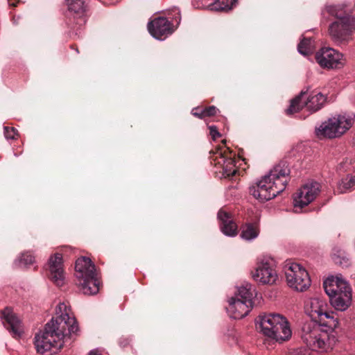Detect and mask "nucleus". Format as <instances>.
I'll use <instances>...</instances> for the list:
<instances>
[{"mask_svg":"<svg viewBox=\"0 0 355 355\" xmlns=\"http://www.w3.org/2000/svg\"><path fill=\"white\" fill-rule=\"evenodd\" d=\"M78 330L77 322L71 309L64 303H60L55 309V317L46 324L44 331L35 336V345L40 354L61 349L64 340Z\"/></svg>","mask_w":355,"mask_h":355,"instance_id":"nucleus-1","label":"nucleus"},{"mask_svg":"<svg viewBox=\"0 0 355 355\" xmlns=\"http://www.w3.org/2000/svg\"><path fill=\"white\" fill-rule=\"evenodd\" d=\"M289 173L290 170L286 163L277 164L256 185L250 187V194L260 202L274 198L285 189Z\"/></svg>","mask_w":355,"mask_h":355,"instance_id":"nucleus-2","label":"nucleus"},{"mask_svg":"<svg viewBox=\"0 0 355 355\" xmlns=\"http://www.w3.org/2000/svg\"><path fill=\"white\" fill-rule=\"evenodd\" d=\"M327 12L336 19L329 26V34L337 45L347 44L352 40L355 31V19L349 15L351 8L344 5H332L327 7Z\"/></svg>","mask_w":355,"mask_h":355,"instance_id":"nucleus-3","label":"nucleus"},{"mask_svg":"<svg viewBox=\"0 0 355 355\" xmlns=\"http://www.w3.org/2000/svg\"><path fill=\"white\" fill-rule=\"evenodd\" d=\"M256 325L265 336L277 342L287 340L292 334L286 318L280 314L260 315Z\"/></svg>","mask_w":355,"mask_h":355,"instance_id":"nucleus-4","label":"nucleus"},{"mask_svg":"<svg viewBox=\"0 0 355 355\" xmlns=\"http://www.w3.org/2000/svg\"><path fill=\"white\" fill-rule=\"evenodd\" d=\"M76 284L85 295H94L99 291L100 282L97 278L96 267L89 258L82 257L75 265Z\"/></svg>","mask_w":355,"mask_h":355,"instance_id":"nucleus-5","label":"nucleus"},{"mask_svg":"<svg viewBox=\"0 0 355 355\" xmlns=\"http://www.w3.org/2000/svg\"><path fill=\"white\" fill-rule=\"evenodd\" d=\"M304 311L314 323L324 328L334 329L338 325V319L333 311H329V305L325 299L315 296L305 301Z\"/></svg>","mask_w":355,"mask_h":355,"instance_id":"nucleus-6","label":"nucleus"},{"mask_svg":"<svg viewBox=\"0 0 355 355\" xmlns=\"http://www.w3.org/2000/svg\"><path fill=\"white\" fill-rule=\"evenodd\" d=\"M354 119L346 115H337L329 118L315 128V135L320 138L334 139L339 137L352 125Z\"/></svg>","mask_w":355,"mask_h":355,"instance_id":"nucleus-7","label":"nucleus"},{"mask_svg":"<svg viewBox=\"0 0 355 355\" xmlns=\"http://www.w3.org/2000/svg\"><path fill=\"white\" fill-rule=\"evenodd\" d=\"M318 323H305L302 329V339L306 346L313 351H324L326 349L328 339L327 332L333 329L324 328Z\"/></svg>","mask_w":355,"mask_h":355,"instance_id":"nucleus-8","label":"nucleus"},{"mask_svg":"<svg viewBox=\"0 0 355 355\" xmlns=\"http://www.w3.org/2000/svg\"><path fill=\"white\" fill-rule=\"evenodd\" d=\"M285 276L288 286L297 291L303 292L311 285L307 271L297 263H288L285 266Z\"/></svg>","mask_w":355,"mask_h":355,"instance_id":"nucleus-9","label":"nucleus"},{"mask_svg":"<svg viewBox=\"0 0 355 355\" xmlns=\"http://www.w3.org/2000/svg\"><path fill=\"white\" fill-rule=\"evenodd\" d=\"M306 94V92H302L299 96L291 101L289 107L286 111L287 114L297 112L304 107L311 112H316L322 107L326 101V98L321 93L309 96L307 101H305Z\"/></svg>","mask_w":355,"mask_h":355,"instance_id":"nucleus-10","label":"nucleus"},{"mask_svg":"<svg viewBox=\"0 0 355 355\" xmlns=\"http://www.w3.org/2000/svg\"><path fill=\"white\" fill-rule=\"evenodd\" d=\"M315 59L322 68L340 69L345 64L343 55L329 47L322 48L318 51Z\"/></svg>","mask_w":355,"mask_h":355,"instance_id":"nucleus-11","label":"nucleus"},{"mask_svg":"<svg viewBox=\"0 0 355 355\" xmlns=\"http://www.w3.org/2000/svg\"><path fill=\"white\" fill-rule=\"evenodd\" d=\"M252 275L254 280L263 285L274 284L278 279L275 266L272 260H266L258 263L254 271L252 272Z\"/></svg>","mask_w":355,"mask_h":355,"instance_id":"nucleus-12","label":"nucleus"},{"mask_svg":"<svg viewBox=\"0 0 355 355\" xmlns=\"http://www.w3.org/2000/svg\"><path fill=\"white\" fill-rule=\"evenodd\" d=\"M320 191V184L316 182L304 184L294 195L293 205L295 208H300L308 205L316 197Z\"/></svg>","mask_w":355,"mask_h":355,"instance_id":"nucleus-13","label":"nucleus"},{"mask_svg":"<svg viewBox=\"0 0 355 355\" xmlns=\"http://www.w3.org/2000/svg\"><path fill=\"white\" fill-rule=\"evenodd\" d=\"M214 162L215 166H218V168L222 169L223 175L225 177L233 176L237 172L235 159L227 150L222 148L217 150L215 153Z\"/></svg>","mask_w":355,"mask_h":355,"instance_id":"nucleus-14","label":"nucleus"},{"mask_svg":"<svg viewBox=\"0 0 355 355\" xmlns=\"http://www.w3.org/2000/svg\"><path fill=\"white\" fill-rule=\"evenodd\" d=\"M48 276L58 286H62L64 284V272L61 254L55 253L50 257L48 262Z\"/></svg>","mask_w":355,"mask_h":355,"instance_id":"nucleus-15","label":"nucleus"},{"mask_svg":"<svg viewBox=\"0 0 355 355\" xmlns=\"http://www.w3.org/2000/svg\"><path fill=\"white\" fill-rule=\"evenodd\" d=\"M150 35L157 39L164 40L173 32L172 24L165 17H157L148 24Z\"/></svg>","mask_w":355,"mask_h":355,"instance_id":"nucleus-16","label":"nucleus"},{"mask_svg":"<svg viewBox=\"0 0 355 355\" xmlns=\"http://www.w3.org/2000/svg\"><path fill=\"white\" fill-rule=\"evenodd\" d=\"M325 293L329 297L336 294H340L345 291H352L351 287L347 282L341 275L331 276L328 277L323 283Z\"/></svg>","mask_w":355,"mask_h":355,"instance_id":"nucleus-17","label":"nucleus"},{"mask_svg":"<svg viewBox=\"0 0 355 355\" xmlns=\"http://www.w3.org/2000/svg\"><path fill=\"white\" fill-rule=\"evenodd\" d=\"M253 302L241 300L239 298L232 297L229 300L227 311L231 318L241 319L246 316L252 308Z\"/></svg>","mask_w":355,"mask_h":355,"instance_id":"nucleus-18","label":"nucleus"},{"mask_svg":"<svg viewBox=\"0 0 355 355\" xmlns=\"http://www.w3.org/2000/svg\"><path fill=\"white\" fill-rule=\"evenodd\" d=\"M2 314L6 322V327L12 336L15 338L21 337L24 331L21 320L13 313L12 310L10 308H6Z\"/></svg>","mask_w":355,"mask_h":355,"instance_id":"nucleus-19","label":"nucleus"},{"mask_svg":"<svg viewBox=\"0 0 355 355\" xmlns=\"http://www.w3.org/2000/svg\"><path fill=\"white\" fill-rule=\"evenodd\" d=\"M218 218L220 222V230L225 235L235 236L237 234V225L233 221L230 214L225 211L220 210L218 213Z\"/></svg>","mask_w":355,"mask_h":355,"instance_id":"nucleus-20","label":"nucleus"},{"mask_svg":"<svg viewBox=\"0 0 355 355\" xmlns=\"http://www.w3.org/2000/svg\"><path fill=\"white\" fill-rule=\"evenodd\" d=\"M86 0H67V5L70 12L75 15L80 25L85 24L86 17Z\"/></svg>","mask_w":355,"mask_h":355,"instance_id":"nucleus-21","label":"nucleus"},{"mask_svg":"<svg viewBox=\"0 0 355 355\" xmlns=\"http://www.w3.org/2000/svg\"><path fill=\"white\" fill-rule=\"evenodd\" d=\"M329 301L335 309L344 311L351 305L352 291H345L342 293L331 295L329 297Z\"/></svg>","mask_w":355,"mask_h":355,"instance_id":"nucleus-22","label":"nucleus"},{"mask_svg":"<svg viewBox=\"0 0 355 355\" xmlns=\"http://www.w3.org/2000/svg\"><path fill=\"white\" fill-rule=\"evenodd\" d=\"M254 291L252 290V286L249 283H245L238 288L236 298L241 300L252 302Z\"/></svg>","mask_w":355,"mask_h":355,"instance_id":"nucleus-23","label":"nucleus"},{"mask_svg":"<svg viewBox=\"0 0 355 355\" xmlns=\"http://www.w3.org/2000/svg\"><path fill=\"white\" fill-rule=\"evenodd\" d=\"M355 189V174H349L343 178L338 184V191L343 193Z\"/></svg>","mask_w":355,"mask_h":355,"instance_id":"nucleus-24","label":"nucleus"},{"mask_svg":"<svg viewBox=\"0 0 355 355\" xmlns=\"http://www.w3.org/2000/svg\"><path fill=\"white\" fill-rule=\"evenodd\" d=\"M236 1V0H216L209 5V8L214 11H227L232 9Z\"/></svg>","mask_w":355,"mask_h":355,"instance_id":"nucleus-25","label":"nucleus"},{"mask_svg":"<svg viewBox=\"0 0 355 355\" xmlns=\"http://www.w3.org/2000/svg\"><path fill=\"white\" fill-rule=\"evenodd\" d=\"M259 235V229L255 225L247 224L241 231V236L246 241H251L256 239Z\"/></svg>","mask_w":355,"mask_h":355,"instance_id":"nucleus-26","label":"nucleus"},{"mask_svg":"<svg viewBox=\"0 0 355 355\" xmlns=\"http://www.w3.org/2000/svg\"><path fill=\"white\" fill-rule=\"evenodd\" d=\"M314 49V42L311 38H304L297 46L298 52L304 55L311 54Z\"/></svg>","mask_w":355,"mask_h":355,"instance_id":"nucleus-27","label":"nucleus"},{"mask_svg":"<svg viewBox=\"0 0 355 355\" xmlns=\"http://www.w3.org/2000/svg\"><path fill=\"white\" fill-rule=\"evenodd\" d=\"M35 261V257L30 253L26 252L21 254L20 258L16 261V263L19 265V266H28L32 264Z\"/></svg>","mask_w":355,"mask_h":355,"instance_id":"nucleus-28","label":"nucleus"},{"mask_svg":"<svg viewBox=\"0 0 355 355\" xmlns=\"http://www.w3.org/2000/svg\"><path fill=\"white\" fill-rule=\"evenodd\" d=\"M4 136L7 139H13L16 136V130L14 128L4 127Z\"/></svg>","mask_w":355,"mask_h":355,"instance_id":"nucleus-29","label":"nucleus"},{"mask_svg":"<svg viewBox=\"0 0 355 355\" xmlns=\"http://www.w3.org/2000/svg\"><path fill=\"white\" fill-rule=\"evenodd\" d=\"M209 134L213 140H216L218 138L221 137L220 133L218 132V130H217V128L215 125L209 126Z\"/></svg>","mask_w":355,"mask_h":355,"instance_id":"nucleus-30","label":"nucleus"},{"mask_svg":"<svg viewBox=\"0 0 355 355\" xmlns=\"http://www.w3.org/2000/svg\"><path fill=\"white\" fill-rule=\"evenodd\" d=\"M217 109L215 106H210L209 107H207L204 109L202 111V114H204L205 116H214L216 114Z\"/></svg>","mask_w":355,"mask_h":355,"instance_id":"nucleus-31","label":"nucleus"},{"mask_svg":"<svg viewBox=\"0 0 355 355\" xmlns=\"http://www.w3.org/2000/svg\"><path fill=\"white\" fill-rule=\"evenodd\" d=\"M9 6L15 7L19 3V0H8Z\"/></svg>","mask_w":355,"mask_h":355,"instance_id":"nucleus-32","label":"nucleus"},{"mask_svg":"<svg viewBox=\"0 0 355 355\" xmlns=\"http://www.w3.org/2000/svg\"><path fill=\"white\" fill-rule=\"evenodd\" d=\"M88 355H102L98 349L92 350Z\"/></svg>","mask_w":355,"mask_h":355,"instance_id":"nucleus-33","label":"nucleus"},{"mask_svg":"<svg viewBox=\"0 0 355 355\" xmlns=\"http://www.w3.org/2000/svg\"><path fill=\"white\" fill-rule=\"evenodd\" d=\"M193 114L194 116H196L199 117V118H202L203 116H205L204 114H202V112L200 113L193 112Z\"/></svg>","mask_w":355,"mask_h":355,"instance_id":"nucleus-34","label":"nucleus"},{"mask_svg":"<svg viewBox=\"0 0 355 355\" xmlns=\"http://www.w3.org/2000/svg\"><path fill=\"white\" fill-rule=\"evenodd\" d=\"M343 162L340 163V166L344 168V166H343Z\"/></svg>","mask_w":355,"mask_h":355,"instance_id":"nucleus-35","label":"nucleus"},{"mask_svg":"<svg viewBox=\"0 0 355 355\" xmlns=\"http://www.w3.org/2000/svg\"><path fill=\"white\" fill-rule=\"evenodd\" d=\"M177 14H178V15H179V14H180L179 10H177Z\"/></svg>","mask_w":355,"mask_h":355,"instance_id":"nucleus-36","label":"nucleus"}]
</instances>
